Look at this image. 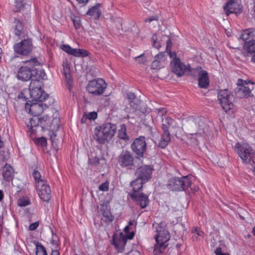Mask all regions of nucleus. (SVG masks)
I'll list each match as a JSON object with an SVG mask.
<instances>
[{"label": "nucleus", "instance_id": "nucleus-1", "mask_svg": "<svg viewBox=\"0 0 255 255\" xmlns=\"http://www.w3.org/2000/svg\"><path fill=\"white\" fill-rule=\"evenodd\" d=\"M152 227L156 233L155 235L156 244L154 246L153 254L159 255L162 254L168 246L167 242L170 239V234L166 228V224L164 222L160 223H154Z\"/></svg>", "mask_w": 255, "mask_h": 255}, {"label": "nucleus", "instance_id": "nucleus-2", "mask_svg": "<svg viewBox=\"0 0 255 255\" xmlns=\"http://www.w3.org/2000/svg\"><path fill=\"white\" fill-rule=\"evenodd\" d=\"M53 102L52 97H37L36 99L28 100L25 104V108L29 110V113L33 116H39L49 109L48 107Z\"/></svg>", "mask_w": 255, "mask_h": 255}, {"label": "nucleus", "instance_id": "nucleus-3", "mask_svg": "<svg viewBox=\"0 0 255 255\" xmlns=\"http://www.w3.org/2000/svg\"><path fill=\"white\" fill-rule=\"evenodd\" d=\"M40 127L42 130L49 129L52 131L59 128L60 126V119L59 113L51 109H47L44 112L42 116L39 117ZM54 136L56 135L53 132Z\"/></svg>", "mask_w": 255, "mask_h": 255}, {"label": "nucleus", "instance_id": "nucleus-4", "mask_svg": "<svg viewBox=\"0 0 255 255\" xmlns=\"http://www.w3.org/2000/svg\"><path fill=\"white\" fill-rule=\"evenodd\" d=\"M25 64L21 66L18 69L17 77L18 79L23 81H27L36 77L37 74V70L35 66L40 65V63L36 58H32L28 61L24 62Z\"/></svg>", "mask_w": 255, "mask_h": 255}, {"label": "nucleus", "instance_id": "nucleus-5", "mask_svg": "<svg viewBox=\"0 0 255 255\" xmlns=\"http://www.w3.org/2000/svg\"><path fill=\"white\" fill-rule=\"evenodd\" d=\"M116 132V127L111 123L97 126L94 129V139L100 144H105Z\"/></svg>", "mask_w": 255, "mask_h": 255}, {"label": "nucleus", "instance_id": "nucleus-6", "mask_svg": "<svg viewBox=\"0 0 255 255\" xmlns=\"http://www.w3.org/2000/svg\"><path fill=\"white\" fill-rule=\"evenodd\" d=\"M235 150L243 162L252 165L255 164V152L248 143L238 142L235 145Z\"/></svg>", "mask_w": 255, "mask_h": 255}, {"label": "nucleus", "instance_id": "nucleus-7", "mask_svg": "<svg viewBox=\"0 0 255 255\" xmlns=\"http://www.w3.org/2000/svg\"><path fill=\"white\" fill-rule=\"evenodd\" d=\"M134 235L133 232H130L128 235H124L123 232L115 233L113 235L111 243L118 253H123L128 239L132 240L134 238Z\"/></svg>", "mask_w": 255, "mask_h": 255}, {"label": "nucleus", "instance_id": "nucleus-8", "mask_svg": "<svg viewBox=\"0 0 255 255\" xmlns=\"http://www.w3.org/2000/svg\"><path fill=\"white\" fill-rule=\"evenodd\" d=\"M191 178L188 176H183L181 178L173 177L168 182V188L172 191H182L188 189L191 185Z\"/></svg>", "mask_w": 255, "mask_h": 255}, {"label": "nucleus", "instance_id": "nucleus-9", "mask_svg": "<svg viewBox=\"0 0 255 255\" xmlns=\"http://www.w3.org/2000/svg\"><path fill=\"white\" fill-rule=\"evenodd\" d=\"M107 87V84L104 79L97 78L88 82L86 86V90L90 94L100 95L104 93Z\"/></svg>", "mask_w": 255, "mask_h": 255}, {"label": "nucleus", "instance_id": "nucleus-10", "mask_svg": "<svg viewBox=\"0 0 255 255\" xmlns=\"http://www.w3.org/2000/svg\"><path fill=\"white\" fill-rule=\"evenodd\" d=\"M13 49L15 53L17 55L26 56L32 50V42L30 39H25L19 42L15 43Z\"/></svg>", "mask_w": 255, "mask_h": 255}, {"label": "nucleus", "instance_id": "nucleus-11", "mask_svg": "<svg viewBox=\"0 0 255 255\" xmlns=\"http://www.w3.org/2000/svg\"><path fill=\"white\" fill-rule=\"evenodd\" d=\"M131 148L133 151L139 157H142L144 152L146 149V143L145 137L143 136H140L135 138L131 145Z\"/></svg>", "mask_w": 255, "mask_h": 255}, {"label": "nucleus", "instance_id": "nucleus-12", "mask_svg": "<svg viewBox=\"0 0 255 255\" xmlns=\"http://www.w3.org/2000/svg\"><path fill=\"white\" fill-rule=\"evenodd\" d=\"M133 160L132 155L128 151H123L118 156V162L123 168H132L133 166Z\"/></svg>", "mask_w": 255, "mask_h": 255}, {"label": "nucleus", "instance_id": "nucleus-13", "mask_svg": "<svg viewBox=\"0 0 255 255\" xmlns=\"http://www.w3.org/2000/svg\"><path fill=\"white\" fill-rule=\"evenodd\" d=\"M237 84L239 87V95L242 96H253L251 95V91L254 89V83L250 80H244L242 79H239Z\"/></svg>", "mask_w": 255, "mask_h": 255}, {"label": "nucleus", "instance_id": "nucleus-14", "mask_svg": "<svg viewBox=\"0 0 255 255\" xmlns=\"http://www.w3.org/2000/svg\"><path fill=\"white\" fill-rule=\"evenodd\" d=\"M238 0H231L224 5V10L227 15L231 13H240L242 11V5Z\"/></svg>", "mask_w": 255, "mask_h": 255}, {"label": "nucleus", "instance_id": "nucleus-15", "mask_svg": "<svg viewBox=\"0 0 255 255\" xmlns=\"http://www.w3.org/2000/svg\"><path fill=\"white\" fill-rule=\"evenodd\" d=\"M38 191V194L40 198L44 201L48 202L51 197V189L50 186L47 184L46 181L42 184H40L39 186H35Z\"/></svg>", "mask_w": 255, "mask_h": 255}, {"label": "nucleus", "instance_id": "nucleus-16", "mask_svg": "<svg viewBox=\"0 0 255 255\" xmlns=\"http://www.w3.org/2000/svg\"><path fill=\"white\" fill-rule=\"evenodd\" d=\"M170 66L172 71L178 77L182 76L186 69V65L181 62L179 58L175 57L171 62Z\"/></svg>", "mask_w": 255, "mask_h": 255}, {"label": "nucleus", "instance_id": "nucleus-17", "mask_svg": "<svg viewBox=\"0 0 255 255\" xmlns=\"http://www.w3.org/2000/svg\"><path fill=\"white\" fill-rule=\"evenodd\" d=\"M130 196L131 198L139 205L141 208L143 209L146 207L149 204V199L147 195L143 193H132Z\"/></svg>", "mask_w": 255, "mask_h": 255}, {"label": "nucleus", "instance_id": "nucleus-18", "mask_svg": "<svg viewBox=\"0 0 255 255\" xmlns=\"http://www.w3.org/2000/svg\"><path fill=\"white\" fill-rule=\"evenodd\" d=\"M153 168L150 166L143 165L138 167L136 171L138 178L147 182L151 177Z\"/></svg>", "mask_w": 255, "mask_h": 255}, {"label": "nucleus", "instance_id": "nucleus-19", "mask_svg": "<svg viewBox=\"0 0 255 255\" xmlns=\"http://www.w3.org/2000/svg\"><path fill=\"white\" fill-rule=\"evenodd\" d=\"M30 172L35 182V186H39L40 184H42L46 181L44 177H42L40 172V168L38 163H35L30 167Z\"/></svg>", "mask_w": 255, "mask_h": 255}, {"label": "nucleus", "instance_id": "nucleus-20", "mask_svg": "<svg viewBox=\"0 0 255 255\" xmlns=\"http://www.w3.org/2000/svg\"><path fill=\"white\" fill-rule=\"evenodd\" d=\"M218 97L219 98V97ZM233 97H220V98H219L221 107L226 113L230 110H232L234 107L233 100L232 99Z\"/></svg>", "mask_w": 255, "mask_h": 255}, {"label": "nucleus", "instance_id": "nucleus-21", "mask_svg": "<svg viewBox=\"0 0 255 255\" xmlns=\"http://www.w3.org/2000/svg\"><path fill=\"white\" fill-rule=\"evenodd\" d=\"M198 85L200 88H207L209 85L210 80L206 71L201 70L198 74Z\"/></svg>", "mask_w": 255, "mask_h": 255}, {"label": "nucleus", "instance_id": "nucleus-22", "mask_svg": "<svg viewBox=\"0 0 255 255\" xmlns=\"http://www.w3.org/2000/svg\"><path fill=\"white\" fill-rule=\"evenodd\" d=\"M13 169L9 164L6 163L2 168L1 175L4 180L9 181L12 180L13 176Z\"/></svg>", "mask_w": 255, "mask_h": 255}, {"label": "nucleus", "instance_id": "nucleus-23", "mask_svg": "<svg viewBox=\"0 0 255 255\" xmlns=\"http://www.w3.org/2000/svg\"><path fill=\"white\" fill-rule=\"evenodd\" d=\"M40 126L39 117L32 116L30 119L29 123L27 124V127L29 128V131L30 134L35 133L36 128Z\"/></svg>", "mask_w": 255, "mask_h": 255}, {"label": "nucleus", "instance_id": "nucleus-24", "mask_svg": "<svg viewBox=\"0 0 255 255\" xmlns=\"http://www.w3.org/2000/svg\"><path fill=\"white\" fill-rule=\"evenodd\" d=\"M29 92L30 96H49L45 94L42 88H29L24 89L20 93V96H24L27 92Z\"/></svg>", "mask_w": 255, "mask_h": 255}, {"label": "nucleus", "instance_id": "nucleus-25", "mask_svg": "<svg viewBox=\"0 0 255 255\" xmlns=\"http://www.w3.org/2000/svg\"><path fill=\"white\" fill-rule=\"evenodd\" d=\"M244 50L247 52L246 56L252 55L255 53V40L254 39L246 41L243 45Z\"/></svg>", "mask_w": 255, "mask_h": 255}, {"label": "nucleus", "instance_id": "nucleus-26", "mask_svg": "<svg viewBox=\"0 0 255 255\" xmlns=\"http://www.w3.org/2000/svg\"><path fill=\"white\" fill-rule=\"evenodd\" d=\"M171 140L170 133L169 131L163 130V134L158 143L159 147L164 148Z\"/></svg>", "mask_w": 255, "mask_h": 255}, {"label": "nucleus", "instance_id": "nucleus-27", "mask_svg": "<svg viewBox=\"0 0 255 255\" xmlns=\"http://www.w3.org/2000/svg\"><path fill=\"white\" fill-rule=\"evenodd\" d=\"M100 6L101 4L100 3H97L89 9L87 12V14L93 16L96 19H99L101 14V10L99 9Z\"/></svg>", "mask_w": 255, "mask_h": 255}, {"label": "nucleus", "instance_id": "nucleus-28", "mask_svg": "<svg viewBox=\"0 0 255 255\" xmlns=\"http://www.w3.org/2000/svg\"><path fill=\"white\" fill-rule=\"evenodd\" d=\"M141 178L137 177L134 181L131 183V186L132 187V193H138L142 189L143 184L145 183Z\"/></svg>", "mask_w": 255, "mask_h": 255}, {"label": "nucleus", "instance_id": "nucleus-29", "mask_svg": "<svg viewBox=\"0 0 255 255\" xmlns=\"http://www.w3.org/2000/svg\"><path fill=\"white\" fill-rule=\"evenodd\" d=\"M23 25L18 18H15L13 22L14 33L15 35L19 36L23 30Z\"/></svg>", "mask_w": 255, "mask_h": 255}, {"label": "nucleus", "instance_id": "nucleus-30", "mask_svg": "<svg viewBox=\"0 0 255 255\" xmlns=\"http://www.w3.org/2000/svg\"><path fill=\"white\" fill-rule=\"evenodd\" d=\"M70 55L77 57H85L89 55V52L83 49L72 48Z\"/></svg>", "mask_w": 255, "mask_h": 255}, {"label": "nucleus", "instance_id": "nucleus-31", "mask_svg": "<svg viewBox=\"0 0 255 255\" xmlns=\"http://www.w3.org/2000/svg\"><path fill=\"white\" fill-rule=\"evenodd\" d=\"M102 220L106 223H111L114 220V216L112 215L110 209L106 208L102 210Z\"/></svg>", "mask_w": 255, "mask_h": 255}, {"label": "nucleus", "instance_id": "nucleus-32", "mask_svg": "<svg viewBox=\"0 0 255 255\" xmlns=\"http://www.w3.org/2000/svg\"><path fill=\"white\" fill-rule=\"evenodd\" d=\"M118 136L120 138L125 140L129 139L127 134V128L125 124L121 125L120 128L118 130Z\"/></svg>", "mask_w": 255, "mask_h": 255}, {"label": "nucleus", "instance_id": "nucleus-33", "mask_svg": "<svg viewBox=\"0 0 255 255\" xmlns=\"http://www.w3.org/2000/svg\"><path fill=\"white\" fill-rule=\"evenodd\" d=\"M254 35L253 31L251 29H246L244 30L241 35L240 38L242 39L243 41H248L251 38L253 37Z\"/></svg>", "mask_w": 255, "mask_h": 255}, {"label": "nucleus", "instance_id": "nucleus-34", "mask_svg": "<svg viewBox=\"0 0 255 255\" xmlns=\"http://www.w3.org/2000/svg\"><path fill=\"white\" fill-rule=\"evenodd\" d=\"M162 129L164 131H169L168 129L169 127L172 125L174 122V120L172 118L167 117L164 119H162Z\"/></svg>", "mask_w": 255, "mask_h": 255}, {"label": "nucleus", "instance_id": "nucleus-35", "mask_svg": "<svg viewBox=\"0 0 255 255\" xmlns=\"http://www.w3.org/2000/svg\"><path fill=\"white\" fill-rule=\"evenodd\" d=\"M63 74L64 75L65 78L68 82V84L70 85L72 82V76L70 73V70L69 66L66 64L63 65Z\"/></svg>", "mask_w": 255, "mask_h": 255}, {"label": "nucleus", "instance_id": "nucleus-36", "mask_svg": "<svg viewBox=\"0 0 255 255\" xmlns=\"http://www.w3.org/2000/svg\"><path fill=\"white\" fill-rule=\"evenodd\" d=\"M42 81L39 79V77H36L35 79H32L29 88H42Z\"/></svg>", "mask_w": 255, "mask_h": 255}, {"label": "nucleus", "instance_id": "nucleus-37", "mask_svg": "<svg viewBox=\"0 0 255 255\" xmlns=\"http://www.w3.org/2000/svg\"><path fill=\"white\" fill-rule=\"evenodd\" d=\"M154 59H156L159 61V62L162 65L165 63V62L166 60V56L165 52H159L158 54H157L155 57Z\"/></svg>", "mask_w": 255, "mask_h": 255}, {"label": "nucleus", "instance_id": "nucleus-38", "mask_svg": "<svg viewBox=\"0 0 255 255\" xmlns=\"http://www.w3.org/2000/svg\"><path fill=\"white\" fill-rule=\"evenodd\" d=\"M36 255H48L45 247L41 244L36 245Z\"/></svg>", "mask_w": 255, "mask_h": 255}, {"label": "nucleus", "instance_id": "nucleus-39", "mask_svg": "<svg viewBox=\"0 0 255 255\" xmlns=\"http://www.w3.org/2000/svg\"><path fill=\"white\" fill-rule=\"evenodd\" d=\"M34 142L35 144L42 147L45 146L47 145V140L43 136L35 138Z\"/></svg>", "mask_w": 255, "mask_h": 255}, {"label": "nucleus", "instance_id": "nucleus-40", "mask_svg": "<svg viewBox=\"0 0 255 255\" xmlns=\"http://www.w3.org/2000/svg\"><path fill=\"white\" fill-rule=\"evenodd\" d=\"M23 0H15V8L13 9V11L14 12H19L23 8Z\"/></svg>", "mask_w": 255, "mask_h": 255}, {"label": "nucleus", "instance_id": "nucleus-41", "mask_svg": "<svg viewBox=\"0 0 255 255\" xmlns=\"http://www.w3.org/2000/svg\"><path fill=\"white\" fill-rule=\"evenodd\" d=\"M30 204V201L26 197L20 198L18 201V205L20 207H25Z\"/></svg>", "mask_w": 255, "mask_h": 255}, {"label": "nucleus", "instance_id": "nucleus-42", "mask_svg": "<svg viewBox=\"0 0 255 255\" xmlns=\"http://www.w3.org/2000/svg\"><path fill=\"white\" fill-rule=\"evenodd\" d=\"M72 20L76 29L80 28L81 26V20L79 17L73 16L71 17Z\"/></svg>", "mask_w": 255, "mask_h": 255}, {"label": "nucleus", "instance_id": "nucleus-43", "mask_svg": "<svg viewBox=\"0 0 255 255\" xmlns=\"http://www.w3.org/2000/svg\"><path fill=\"white\" fill-rule=\"evenodd\" d=\"M163 67V65H162L157 60L155 59L151 63V68L152 69H160V68Z\"/></svg>", "mask_w": 255, "mask_h": 255}, {"label": "nucleus", "instance_id": "nucleus-44", "mask_svg": "<svg viewBox=\"0 0 255 255\" xmlns=\"http://www.w3.org/2000/svg\"><path fill=\"white\" fill-rule=\"evenodd\" d=\"M192 232L197 234L199 236L203 237L204 236V233L201 230L200 228L197 227H193L192 229Z\"/></svg>", "mask_w": 255, "mask_h": 255}, {"label": "nucleus", "instance_id": "nucleus-45", "mask_svg": "<svg viewBox=\"0 0 255 255\" xmlns=\"http://www.w3.org/2000/svg\"><path fill=\"white\" fill-rule=\"evenodd\" d=\"M109 182L108 181H106L99 186V189L100 190L102 191H107L109 190Z\"/></svg>", "mask_w": 255, "mask_h": 255}, {"label": "nucleus", "instance_id": "nucleus-46", "mask_svg": "<svg viewBox=\"0 0 255 255\" xmlns=\"http://www.w3.org/2000/svg\"><path fill=\"white\" fill-rule=\"evenodd\" d=\"M87 118L90 120H94L97 118L98 114L95 112H90L86 113Z\"/></svg>", "mask_w": 255, "mask_h": 255}, {"label": "nucleus", "instance_id": "nucleus-47", "mask_svg": "<svg viewBox=\"0 0 255 255\" xmlns=\"http://www.w3.org/2000/svg\"><path fill=\"white\" fill-rule=\"evenodd\" d=\"M73 48H72L71 46H70L69 45H62L61 46V49L65 51V52L69 54H70L71 51H72Z\"/></svg>", "mask_w": 255, "mask_h": 255}, {"label": "nucleus", "instance_id": "nucleus-48", "mask_svg": "<svg viewBox=\"0 0 255 255\" xmlns=\"http://www.w3.org/2000/svg\"><path fill=\"white\" fill-rule=\"evenodd\" d=\"M156 39H157L156 36L153 35L152 37V40L153 41L152 45L154 47H155L157 49H159L160 48L161 46H160L159 42L156 41Z\"/></svg>", "mask_w": 255, "mask_h": 255}, {"label": "nucleus", "instance_id": "nucleus-49", "mask_svg": "<svg viewBox=\"0 0 255 255\" xmlns=\"http://www.w3.org/2000/svg\"><path fill=\"white\" fill-rule=\"evenodd\" d=\"M39 225V222L36 221L34 223H31L29 226V230L30 231H34L37 228Z\"/></svg>", "mask_w": 255, "mask_h": 255}, {"label": "nucleus", "instance_id": "nucleus-50", "mask_svg": "<svg viewBox=\"0 0 255 255\" xmlns=\"http://www.w3.org/2000/svg\"><path fill=\"white\" fill-rule=\"evenodd\" d=\"M143 54H142L138 56L135 57V59H139L138 62L140 64H144L146 61L145 58L143 57Z\"/></svg>", "mask_w": 255, "mask_h": 255}, {"label": "nucleus", "instance_id": "nucleus-51", "mask_svg": "<svg viewBox=\"0 0 255 255\" xmlns=\"http://www.w3.org/2000/svg\"><path fill=\"white\" fill-rule=\"evenodd\" d=\"M158 17L156 16H151L150 17H149L145 19V21L146 22H151V21L153 20H157Z\"/></svg>", "mask_w": 255, "mask_h": 255}, {"label": "nucleus", "instance_id": "nucleus-52", "mask_svg": "<svg viewBox=\"0 0 255 255\" xmlns=\"http://www.w3.org/2000/svg\"><path fill=\"white\" fill-rule=\"evenodd\" d=\"M172 47V42L171 39L168 38V39L166 41V50L168 51L171 50V48Z\"/></svg>", "mask_w": 255, "mask_h": 255}, {"label": "nucleus", "instance_id": "nucleus-53", "mask_svg": "<svg viewBox=\"0 0 255 255\" xmlns=\"http://www.w3.org/2000/svg\"><path fill=\"white\" fill-rule=\"evenodd\" d=\"M158 113H160L161 116H163L164 115H165L166 114V113L167 112L166 109L164 108L158 109Z\"/></svg>", "mask_w": 255, "mask_h": 255}, {"label": "nucleus", "instance_id": "nucleus-54", "mask_svg": "<svg viewBox=\"0 0 255 255\" xmlns=\"http://www.w3.org/2000/svg\"><path fill=\"white\" fill-rule=\"evenodd\" d=\"M168 54L170 58H173V59L176 57V54L175 52L171 51L170 50H168Z\"/></svg>", "mask_w": 255, "mask_h": 255}, {"label": "nucleus", "instance_id": "nucleus-55", "mask_svg": "<svg viewBox=\"0 0 255 255\" xmlns=\"http://www.w3.org/2000/svg\"><path fill=\"white\" fill-rule=\"evenodd\" d=\"M88 118L87 115H86V113H84L82 119H81V123H85L86 122L87 120H88Z\"/></svg>", "mask_w": 255, "mask_h": 255}, {"label": "nucleus", "instance_id": "nucleus-56", "mask_svg": "<svg viewBox=\"0 0 255 255\" xmlns=\"http://www.w3.org/2000/svg\"><path fill=\"white\" fill-rule=\"evenodd\" d=\"M215 253L216 254V255H220L223 254V253H222V250H221V248H217L215 251Z\"/></svg>", "mask_w": 255, "mask_h": 255}, {"label": "nucleus", "instance_id": "nucleus-57", "mask_svg": "<svg viewBox=\"0 0 255 255\" xmlns=\"http://www.w3.org/2000/svg\"><path fill=\"white\" fill-rule=\"evenodd\" d=\"M129 230V226H126L124 229V231L125 233L126 234V235H128L130 233H128Z\"/></svg>", "mask_w": 255, "mask_h": 255}, {"label": "nucleus", "instance_id": "nucleus-58", "mask_svg": "<svg viewBox=\"0 0 255 255\" xmlns=\"http://www.w3.org/2000/svg\"><path fill=\"white\" fill-rule=\"evenodd\" d=\"M79 3L86 4L89 0H76Z\"/></svg>", "mask_w": 255, "mask_h": 255}, {"label": "nucleus", "instance_id": "nucleus-59", "mask_svg": "<svg viewBox=\"0 0 255 255\" xmlns=\"http://www.w3.org/2000/svg\"><path fill=\"white\" fill-rule=\"evenodd\" d=\"M51 255H60V253L57 250H54L52 251Z\"/></svg>", "mask_w": 255, "mask_h": 255}, {"label": "nucleus", "instance_id": "nucleus-60", "mask_svg": "<svg viewBox=\"0 0 255 255\" xmlns=\"http://www.w3.org/2000/svg\"><path fill=\"white\" fill-rule=\"evenodd\" d=\"M3 198V194L1 190H0V201H1Z\"/></svg>", "mask_w": 255, "mask_h": 255}, {"label": "nucleus", "instance_id": "nucleus-61", "mask_svg": "<svg viewBox=\"0 0 255 255\" xmlns=\"http://www.w3.org/2000/svg\"><path fill=\"white\" fill-rule=\"evenodd\" d=\"M251 61L255 63V53L253 54Z\"/></svg>", "mask_w": 255, "mask_h": 255}, {"label": "nucleus", "instance_id": "nucleus-62", "mask_svg": "<svg viewBox=\"0 0 255 255\" xmlns=\"http://www.w3.org/2000/svg\"><path fill=\"white\" fill-rule=\"evenodd\" d=\"M127 96H135V94L134 93H133L130 92V93H128Z\"/></svg>", "mask_w": 255, "mask_h": 255}, {"label": "nucleus", "instance_id": "nucleus-63", "mask_svg": "<svg viewBox=\"0 0 255 255\" xmlns=\"http://www.w3.org/2000/svg\"><path fill=\"white\" fill-rule=\"evenodd\" d=\"M252 233L253 235L255 237V226L253 229Z\"/></svg>", "mask_w": 255, "mask_h": 255}, {"label": "nucleus", "instance_id": "nucleus-64", "mask_svg": "<svg viewBox=\"0 0 255 255\" xmlns=\"http://www.w3.org/2000/svg\"><path fill=\"white\" fill-rule=\"evenodd\" d=\"M136 97H128V99L130 100H134Z\"/></svg>", "mask_w": 255, "mask_h": 255}]
</instances>
